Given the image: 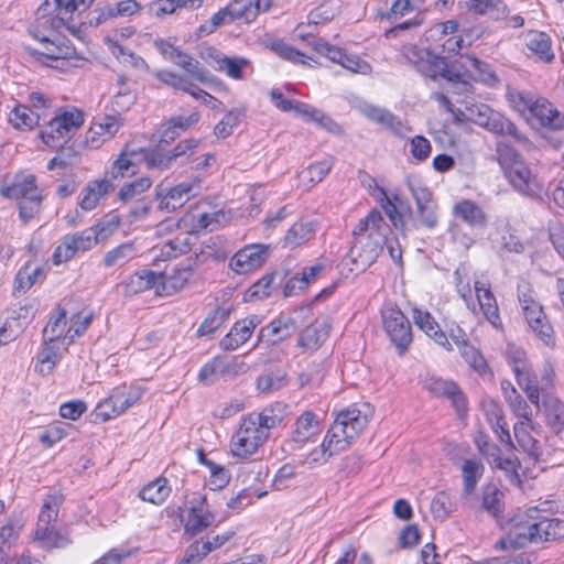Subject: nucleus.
<instances>
[{"mask_svg": "<svg viewBox=\"0 0 564 564\" xmlns=\"http://www.w3.org/2000/svg\"><path fill=\"white\" fill-rule=\"evenodd\" d=\"M539 507H531L512 517L507 534L500 539L495 547L497 550H519L531 543H539L538 534Z\"/></svg>", "mask_w": 564, "mask_h": 564, "instance_id": "nucleus-1", "label": "nucleus"}, {"mask_svg": "<svg viewBox=\"0 0 564 564\" xmlns=\"http://www.w3.org/2000/svg\"><path fill=\"white\" fill-rule=\"evenodd\" d=\"M391 234L392 230L383 231L381 228L370 231L365 237L358 238L347 253V259L354 264V268L350 270L364 272L375 263L382 252L384 245L388 242V236Z\"/></svg>", "mask_w": 564, "mask_h": 564, "instance_id": "nucleus-2", "label": "nucleus"}, {"mask_svg": "<svg viewBox=\"0 0 564 564\" xmlns=\"http://www.w3.org/2000/svg\"><path fill=\"white\" fill-rule=\"evenodd\" d=\"M84 123L80 110L65 111L52 118L44 130L40 132L42 141L50 148H57L58 143H67V139Z\"/></svg>", "mask_w": 564, "mask_h": 564, "instance_id": "nucleus-3", "label": "nucleus"}, {"mask_svg": "<svg viewBox=\"0 0 564 564\" xmlns=\"http://www.w3.org/2000/svg\"><path fill=\"white\" fill-rule=\"evenodd\" d=\"M383 328L400 355H403L413 340L410 321L398 306L381 311Z\"/></svg>", "mask_w": 564, "mask_h": 564, "instance_id": "nucleus-4", "label": "nucleus"}, {"mask_svg": "<svg viewBox=\"0 0 564 564\" xmlns=\"http://www.w3.org/2000/svg\"><path fill=\"white\" fill-rule=\"evenodd\" d=\"M269 437V432L261 429L249 415L242 422L231 441V452L238 457L252 455Z\"/></svg>", "mask_w": 564, "mask_h": 564, "instance_id": "nucleus-5", "label": "nucleus"}, {"mask_svg": "<svg viewBox=\"0 0 564 564\" xmlns=\"http://www.w3.org/2000/svg\"><path fill=\"white\" fill-rule=\"evenodd\" d=\"M408 187L416 204L417 219L423 227L433 229L438 224L436 205L433 202V193L420 180L408 177Z\"/></svg>", "mask_w": 564, "mask_h": 564, "instance_id": "nucleus-6", "label": "nucleus"}, {"mask_svg": "<svg viewBox=\"0 0 564 564\" xmlns=\"http://www.w3.org/2000/svg\"><path fill=\"white\" fill-rule=\"evenodd\" d=\"M200 181L196 178L193 182H183L174 187L165 188L158 185L155 196L160 198L159 207L162 210L174 212L182 207L189 198L199 194Z\"/></svg>", "mask_w": 564, "mask_h": 564, "instance_id": "nucleus-7", "label": "nucleus"}, {"mask_svg": "<svg viewBox=\"0 0 564 564\" xmlns=\"http://www.w3.org/2000/svg\"><path fill=\"white\" fill-rule=\"evenodd\" d=\"M423 388L432 393L434 397H445L448 399L456 410L458 416H463L467 411V400L458 387L453 380H444L435 376H426L422 380Z\"/></svg>", "mask_w": 564, "mask_h": 564, "instance_id": "nucleus-8", "label": "nucleus"}, {"mask_svg": "<svg viewBox=\"0 0 564 564\" xmlns=\"http://www.w3.org/2000/svg\"><path fill=\"white\" fill-rule=\"evenodd\" d=\"M96 236L93 229L86 228L80 232L65 235L62 243L53 253L54 264H61L70 260L77 252L87 251L96 245Z\"/></svg>", "mask_w": 564, "mask_h": 564, "instance_id": "nucleus-9", "label": "nucleus"}, {"mask_svg": "<svg viewBox=\"0 0 564 564\" xmlns=\"http://www.w3.org/2000/svg\"><path fill=\"white\" fill-rule=\"evenodd\" d=\"M142 395L143 389L140 387H130L127 394L120 392L112 394L98 403L95 410L96 419L108 421L135 404Z\"/></svg>", "mask_w": 564, "mask_h": 564, "instance_id": "nucleus-10", "label": "nucleus"}, {"mask_svg": "<svg viewBox=\"0 0 564 564\" xmlns=\"http://www.w3.org/2000/svg\"><path fill=\"white\" fill-rule=\"evenodd\" d=\"M519 100L543 127L553 131L564 129V113L560 112L549 100L544 98L533 100L523 94H519Z\"/></svg>", "mask_w": 564, "mask_h": 564, "instance_id": "nucleus-11", "label": "nucleus"}, {"mask_svg": "<svg viewBox=\"0 0 564 564\" xmlns=\"http://www.w3.org/2000/svg\"><path fill=\"white\" fill-rule=\"evenodd\" d=\"M188 510V518L184 525V535L188 540L197 538L204 530L215 522V514L207 508V498L198 495L193 498Z\"/></svg>", "mask_w": 564, "mask_h": 564, "instance_id": "nucleus-12", "label": "nucleus"}, {"mask_svg": "<svg viewBox=\"0 0 564 564\" xmlns=\"http://www.w3.org/2000/svg\"><path fill=\"white\" fill-rule=\"evenodd\" d=\"M503 174L519 193L532 199L542 200L543 186L524 162L509 169Z\"/></svg>", "mask_w": 564, "mask_h": 564, "instance_id": "nucleus-13", "label": "nucleus"}, {"mask_svg": "<svg viewBox=\"0 0 564 564\" xmlns=\"http://www.w3.org/2000/svg\"><path fill=\"white\" fill-rule=\"evenodd\" d=\"M360 111L367 119L381 124L397 138H405L406 133L411 131V127L388 109L366 104Z\"/></svg>", "mask_w": 564, "mask_h": 564, "instance_id": "nucleus-14", "label": "nucleus"}, {"mask_svg": "<svg viewBox=\"0 0 564 564\" xmlns=\"http://www.w3.org/2000/svg\"><path fill=\"white\" fill-rule=\"evenodd\" d=\"M403 56L420 74L434 80L438 65L444 64V57L416 45L406 46Z\"/></svg>", "mask_w": 564, "mask_h": 564, "instance_id": "nucleus-15", "label": "nucleus"}, {"mask_svg": "<svg viewBox=\"0 0 564 564\" xmlns=\"http://www.w3.org/2000/svg\"><path fill=\"white\" fill-rule=\"evenodd\" d=\"M269 248L264 245H250L240 249L230 259V268L238 274L248 273L265 261Z\"/></svg>", "mask_w": 564, "mask_h": 564, "instance_id": "nucleus-16", "label": "nucleus"}, {"mask_svg": "<svg viewBox=\"0 0 564 564\" xmlns=\"http://www.w3.org/2000/svg\"><path fill=\"white\" fill-rule=\"evenodd\" d=\"M296 330L297 325L291 316L280 315L260 329L258 343L274 346L291 337Z\"/></svg>", "mask_w": 564, "mask_h": 564, "instance_id": "nucleus-17", "label": "nucleus"}, {"mask_svg": "<svg viewBox=\"0 0 564 564\" xmlns=\"http://www.w3.org/2000/svg\"><path fill=\"white\" fill-rule=\"evenodd\" d=\"M319 433V422L316 415L311 412H304L295 422V429L291 438L285 441L284 451H296L302 444L308 442L313 436Z\"/></svg>", "mask_w": 564, "mask_h": 564, "instance_id": "nucleus-18", "label": "nucleus"}, {"mask_svg": "<svg viewBox=\"0 0 564 564\" xmlns=\"http://www.w3.org/2000/svg\"><path fill=\"white\" fill-rule=\"evenodd\" d=\"M40 42L43 44V51L26 46V51L30 55L34 57L43 56L53 61L68 59L76 55L75 47L72 45L70 41L65 37L55 36L53 40L50 37H41Z\"/></svg>", "mask_w": 564, "mask_h": 564, "instance_id": "nucleus-19", "label": "nucleus"}, {"mask_svg": "<svg viewBox=\"0 0 564 564\" xmlns=\"http://www.w3.org/2000/svg\"><path fill=\"white\" fill-rule=\"evenodd\" d=\"M413 321L415 325L422 329L429 337L433 338L436 344L451 351L452 346L446 334L441 329L435 318L427 311L413 308Z\"/></svg>", "mask_w": 564, "mask_h": 564, "instance_id": "nucleus-20", "label": "nucleus"}, {"mask_svg": "<svg viewBox=\"0 0 564 564\" xmlns=\"http://www.w3.org/2000/svg\"><path fill=\"white\" fill-rule=\"evenodd\" d=\"M140 155V152L123 150L117 160H115L111 166L106 171L104 180H108L110 184L118 178L130 177L137 174V162L135 159Z\"/></svg>", "mask_w": 564, "mask_h": 564, "instance_id": "nucleus-21", "label": "nucleus"}, {"mask_svg": "<svg viewBox=\"0 0 564 564\" xmlns=\"http://www.w3.org/2000/svg\"><path fill=\"white\" fill-rule=\"evenodd\" d=\"M116 185L110 184L108 180H96L88 183L79 194V206L84 210L94 209L100 198L115 189Z\"/></svg>", "mask_w": 564, "mask_h": 564, "instance_id": "nucleus-22", "label": "nucleus"}, {"mask_svg": "<svg viewBox=\"0 0 564 564\" xmlns=\"http://www.w3.org/2000/svg\"><path fill=\"white\" fill-rule=\"evenodd\" d=\"M329 330L327 321H315L301 332L297 344L304 349L316 350L328 338Z\"/></svg>", "mask_w": 564, "mask_h": 564, "instance_id": "nucleus-23", "label": "nucleus"}, {"mask_svg": "<svg viewBox=\"0 0 564 564\" xmlns=\"http://www.w3.org/2000/svg\"><path fill=\"white\" fill-rule=\"evenodd\" d=\"M475 291L480 310L486 319L496 328L501 326L499 308L494 293L490 288H485L479 281L475 282Z\"/></svg>", "mask_w": 564, "mask_h": 564, "instance_id": "nucleus-24", "label": "nucleus"}, {"mask_svg": "<svg viewBox=\"0 0 564 564\" xmlns=\"http://www.w3.org/2000/svg\"><path fill=\"white\" fill-rule=\"evenodd\" d=\"M285 276L286 274L284 272L278 271L265 274L249 288L246 293V300L254 301L268 297L272 291L283 282Z\"/></svg>", "mask_w": 564, "mask_h": 564, "instance_id": "nucleus-25", "label": "nucleus"}, {"mask_svg": "<svg viewBox=\"0 0 564 564\" xmlns=\"http://www.w3.org/2000/svg\"><path fill=\"white\" fill-rule=\"evenodd\" d=\"M269 8L270 2L267 0L263 11H267ZM227 10L234 21L237 19H243L246 22H251L262 10L261 0H232L227 6Z\"/></svg>", "mask_w": 564, "mask_h": 564, "instance_id": "nucleus-26", "label": "nucleus"}, {"mask_svg": "<svg viewBox=\"0 0 564 564\" xmlns=\"http://www.w3.org/2000/svg\"><path fill=\"white\" fill-rule=\"evenodd\" d=\"M1 195L7 198L14 199H29V197L39 196L36 178L34 175L30 174L24 176L23 178H17L10 186H6L1 188Z\"/></svg>", "mask_w": 564, "mask_h": 564, "instance_id": "nucleus-27", "label": "nucleus"}, {"mask_svg": "<svg viewBox=\"0 0 564 564\" xmlns=\"http://www.w3.org/2000/svg\"><path fill=\"white\" fill-rule=\"evenodd\" d=\"M482 128L499 135H510L518 143L528 141L527 138L519 132L512 121L497 111H494V113L487 118Z\"/></svg>", "mask_w": 564, "mask_h": 564, "instance_id": "nucleus-28", "label": "nucleus"}, {"mask_svg": "<svg viewBox=\"0 0 564 564\" xmlns=\"http://www.w3.org/2000/svg\"><path fill=\"white\" fill-rule=\"evenodd\" d=\"M454 215L471 227L484 228L488 221L486 213L469 199L457 203L454 206Z\"/></svg>", "mask_w": 564, "mask_h": 564, "instance_id": "nucleus-29", "label": "nucleus"}, {"mask_svg": "<svg viewBox=\"0 0 564 564\" xmlns=\"http://www.w3.org/2000/svg\"><path fill=\"white\" fill-rule=\"evenodd\" d=\"M538 534L541 535L539 543L554 542L564 539V520L547 518L539 508Z\"/></svg>", "mask_w": 564, "mask_h": 564, "instance_id": "nucleus-30", "label": "nucleus"}, {"mask_svg": "<svg viewBox=\"0 0 564 564\" xmlns=\"http://www.w3.org/2000/svg\"><path fill=\"white\" fill-rule=\"evenodd\" d=\"M34 540L41 542L45 549H64L72 543L67 532L56 530L54 527H37Z\"/></svg>", "mask_w": 564, "mask_h": 564, "instance_id": "nucleus-31", "label": "nucleus"}, {"mask_svg": "<svg viewBox=\"0 0 564 564\" xmlns=\"http://www.w3.org/2000/svg\"><path fill=\"white\" fill-rule=\"evenodd\" d=\"M546 423L556 433L564 430V403L552 394L545 393L542 398Z\"/></svg>", "mask_w": 564, "mask_h": 564, "instance_id": "nucleus-32", "label": "nucleus"}, {"mask_svg": "<svg viewBox=\"0 0 564 564\" xmlns=\"http://www.w3.org/2000/svg\"><path fill=\"white\" fill-rule=\"evenodd\" d=\"M503 492L494 484H487L481 489L480 510L498 519L503 512Z\"/></svg>", "mask_w": 564, "mask_h": 564, "instance_id": "nucleus-33", "label": "nucleus"}, {"mask_svg": "<svg viewBox=\"0 0 564 564\" xmlns=\"http://www.w3.org/2000/svg\"><path fill=\"white\" fill-rule=\"evenodd\" d=\"M345 433V425L340 426L336 417L322 443V454L330 457L346 449L348 441L344 438Z\"/></svg>", "mask_w": 564, "mask_h": 564, "instance_id": "nucleus-34", "label": "nucleus"}, {"mask_svg": "<svg viewBox=\"0 0 564 564\" xmlns=\"http://www.w3.org/2000/svg\"><path fill=\"white\" fill-rule=\"evenodd\" d=\"M466 6L469 10L492 20L505 19L508 13V8L501 0H466Z\"/></svg>", "mask_w": 564, "mask_h": 564, "instance_id": "nucleus-35", "label": "nucleus"}, {"mask_svg": "<svg viewBox=\"0 0 564 564\" xmlns=\"http://www.w3.org/2000/svg\"><path fill=\"white\" fill-rule=\"evenodd\" d=\"M485 466L480 460L466 459L462 466L463 491L465 496L475 492L479 479L482 477Z\"/></svg>", "mask_w": 564, "mask_h": 564, "instance_id": "nucleus-36", "label": "nucleus"}, {"mask_svg": "<svg viewBox=\"0 0 564 564\" xmlns=\"http://www.w3.org/2000/svg\"><path fill=\"white\" fill-rule=\"evenodd\" d=\"M170 491L171 489L167 487V479L159 477L154 481L144 486L140 490L139 497L143 501L151 502L153 505H161L169 497Z\"/></svg>", "mask_w": 564, "mask_h": 564, "instance_id": "nucleus-37", "label": "nucleus"}, {"mask_svg": "<svg viewBox=\"0 0 564 564\" xmlns=\"http://www.w3.org/2000/svg\"><path fill=\"white\" fill-rule=\"evenodd\" d=\"M527 46L543 62L550 63L554 58L551 39L544 32L535 31L530 33Z\"/></svg>", "mask_w": 564, "mask_h": 564, "instance_id": "nucleus-38", "label": "nucleus"}, {"mask_svg": "<svg viewBox=\"0 0 564 564\" xmlns=\"http://www.w3.org/2000/svg\"><path fill=\"white\" fill-rule=\"evenodd\" d=\"M513 430L519 446L534 462H539L543 453L540 442L530 435V433L524 429L523 423H517Z\"/></svg>", "mask_w": 564, "mask_h": 564, "instance_id": "nucleus-39", "label": "nucleus"}, {"mask_svg": "<svg viewBox=\"0 0 564 564\" xmlns=\"http://www.w3.org/2000/svg\"><path fill=\"white\" fill-rule=\"evenodd\" d=\"M31 262H26L17 273L13 284V294L24 293L29 290L39 279L45 276V271L37 267L32 272L30 271Z\"/></svg>", "mask_w": 564, "mask_h": 564, "instance_id": "nucleus-40", "label": "nucleus"}, {"mask_svg": "<svg viewBox=\"0 0 564 564\" xmlns=\"http://www.w3.org/2000/svg\"><path fill=\"white\" fill-rule=\"evenodd\" d=\"M177 66L183 68L187 75L202 84H210L215 77L202 66L192 55L184 53L183 57L177 62Z\"/></svg>", "mask_w": 564, "mask_h": 564, "instance_id": "nucleus-41", "label": "nucleus"}, {"mask_svg": "<svg viewBox=\"0 0 564 564\" xmlns=\"http://www.w3.org/2000/svg\"><path fill=\"white\" fill-rule=\"evenodd\" d=\"M314 235L315 227L312 223H296L288 230L284 237V242L291 249H294L311 240Z\"/></svg>", "mask_w": 564, "mask_h": 564, "instance_id": "nucleus-42", "label": "nucleus"}, {"mask_svg": "<svg viewBox=\"0 0 564 564\" xmlns=\"http://www.w3.org/2000/svg\"><path fill=\"white\" fill-rule=\"evenodd\" d=\"M383 229V231H391L390 226L384 221L381 213L379 210H371L367 217L359 220L357 227L354 230L355 241L360 237H365L366 232H370L378 229Z\"/></svg>", "mask_w": 564, "mask_h": 564, "instance_id": "nucleus-43", "label": "nucleus"}, {"mask_svg": "<svg viewBox=\"0 0 564 564\" xmlns=\"http://www.w3.org/2000/svg\"><path fill=\"white\" fill-rule=\"evenodd\" d=\"M40 112H35L28 106L18 105L10 115V122L18 129H32L39 124Z\"/></svg>", "mask_w": 564, "mask_h": 564, "instance_id": "nucleus-44", "label": "nucleus"}, {"mask_svg": "<svg viewBox=\"0 0 564 564\" xmlns=\"http://www.w3.org/2000/svg\"><path fill=\"white\" fill-rule=\"evenodd\" d=\"M250 336L249 328H246V325H242L238 321L234 324L230 332L220 340L219 347L225 351L236 350L239 346L245 344Z\"/></svg>", "mask_w": 564, "mask_h": 564, "instance_id": "nucleus-45", "label": "nucleus"}, {"mask_svg": "<svg viewBox=\"0 0 564 564\" xmlns=\"http://www.w3.org/2000/svg\"><path fill=\"white\" fill-rule=\"evenodd\" d=\"M64 498L61 494H50L45 497L43 506L39 514V524H45L48 527L50 523L55 522L58 517V510L63 503Z\"/></svg>", "mask_w": 564, "mask_h": 564, "instance_id": "nucleus-46", "label": "nucleus"}, {"mask_svg": "<svg viewBox=\"0 0 564 564\" xmlns=\"http://www.w3.org/2000/svg\"><path fill=\"white\" fill-rule=\"evenodd\" d=\"M192 276V269L189 267L177 268L174 267L171 270H164L158 276L162 280L164 288H171L174 291L182 289Z\"/></svg>", "mask_w": 564, "mask_h": 564, "instance_id": "nucleus-47", "label": "nucleus"}, {"mask_svg": "<svg viewBox=\"0 0 564 564\" xmlns=\"http://www.w3.org/2000/svg\"><path fill=\"white\" fill-rule=\"evenodd\" d=\"M303 40H306V44L311 46L316 53L327 56L332 62L341 64L345 57V52L338 47L329 45L322 39H316L310 34L306 36L300 35Z\"/></svg>", "mask_w": 564, "mask_h": 564, "instance_id": "nucleus-48", "label": "nucleus"}, {"mask_svg": "<svg viewBox=\"0 0 564 564\" xmlns=\"http://www.w3.org/2000/svg\"><path fill=\"white\" fill-rule=\"evenodd\" d=\"M488 105L485 104H466L465 109L458 110L456 115L457 120H462L459 116H463L465 120L471 121L480 127H484L488 117L494 113Z\"/></svg>", "mask_w": 564, "mask_h": 564, "instance_id": "nucleus-49", "label": "nucleus"}, {"mask_svg": "<svg viewBox=\"0 0 564 564\" xmlns=\"http://www.w3.org/2000/svg\"><path fill=\"white\" fill-rule=\"evenodd\" d=\"M229 315V308L216 307L199 325L197 335L200 337L213 334L228 319Z\"/></svg>", "mask_w": 564, "mask_h": 564, "instance_id": "nucleus-50", "label": "nucleus"}, {"mask_svg": "<svg viewBox=\"0 0 564 564\" xmlns=\"http://www.w3.org/2000/svg\"><path fill=\"white\" fill-rule=\"evenodd\" d=\"M140 155L150 167L166 170L174 164L169 151H163L161 144L152 150H140Z\"/></svg>", "mask_w": 564, "mask_h": 564, "instance_id": "nucleus-51", "label": "nucleus"}, {"mask_svg": "<svg viewBox=\"0 0 564 564\" xmlns=\"http://www.w3.org/2000/svg\"><path fill=\"white\" fill-rule=\"evenodd\" d=\"M193 542L186 547L180 564H198L210 552L212 547L204 539H192Z\"/></svg>", "mask_w": 564, "mask_h": 564, "instance_id": "nucleus-52", "label": "nucleus"}, {"mask_svg": "<svg viewBox=\"0 0 564 564\" xmlns=\"http://www.w3.org/2000/svg\"><path fill=\"white\" fill-rule=\"evenodd\" d=\"M518 356L514 358L513 372L517 378V382L521 389L528 386H538L536 377L532 373L531 368L523 360L524 354L522 351L517 352Z\"/></svg>", "mask_w": 564, "mask_h": 564, "instance_id": "nucleus-53", "label": "nucleus"}, {"mask_svg": "<svg viewBox=\"0 0 564 564\" xmlns=\"http://www.w3.org/2000/svg\"><path fill=\"white\" fill-rule=\"evenodd\" d=\"M465 361L478 373L484 375L489 371V367L487 365L486 359L481 355V352L476 349L469 343L460 346L458 348Z\"/></svg>", "mask_w": 564, "mask_h": 564, "instance_id": "nucleus-54", "label": "nucleus"}, {"mask_svg": "<svg viewBox=\"0 0 564 564\" xmlns=\"http://www.w3.org/2000/svg\"><path fill=\"white\" fill-rule=\"evenodd\" d=\"M497 155L498 162L503 171L507 172L509 169L521 164L523 161L520 153H518L511 145L505 142L497 143Z\"/></svg>", "mask_w": 564, "mask_h": 564, "instance_id": "nucleus-55", "label": "nucleus"}, {"mask_svg": "<svg viewBox=\"0 0 564 564\" xmlns=\"http://www.w3.org/2000/svg\"><path fill=\"white\" fill-rule=\"evenodd\" d=\"M474 443L477 446L478 452L492 464V460H497L498 455L501 454L500 447L490 442V437L487 433L478 431L474 436Z\"/></svg>", "mask_w": 564, "mask_h": 564, "instance_id": "nucleus-56", "label": "nucleus"}, {"mask_svg": "<svg viewBox=\"0 0 564 564\" xmlns=\"http://www.w3.org/2000/svg\"><path fill=\"white\" fill-rule=\"evenodd\" d=\"M528 325L541 341L549 347H555V333L546 314H544V318L539 317L536 322H532Z\"/></svg>", "mask_w": 564, "mask_h": 564, "instance_id": "nucleus-57", "label": "nucleus"}, {"mask_svg": "<svg viewBox=\"0 0 564 564\" xmlns=\"http://www.w3.org/2000/svg\"><path fill=\"white\" fill-rule=\"evenodd\" d=\"M234 22L231 15L229 14L227 7L220 9L218 12H216L209 20H207L205 23H203L197 29V35L205 36L214 33L218 28L221 25L228 24Z\"/></svg>", "mask_w": 564, "mask_h": 564, "instance_id": "nucleus-58", "label": "nucleus"}, {"mask_svg": "<svg viewBox=\"0 0 564 564\" xmlns=\"http://www.w3.org/2000/svg\"><path fill=\"white\" fill-rule=\"evenodd\" d=\"M152 185V181L149 177H141L133 182L126 183L118 193V198L121 202H129L135 196L144 193Z\"/></svg>", "mask_w": 564, "mask_h": 564, "instance_id": "nucleus-59", "label": "nucleus"}, {"mask_svg": "<svg viewBox=\"0 0 564 564\" xmlns=\"http://www.w3.org/2000/svg\"><path fill=\"white\" fill-rule=\"evenodd\" d=\"M242 118V112L238 109L228 111L225 117L215 126L214 133L221 139L229 137L234 128L237 127Z\"/></svg>", "mask_w": 564, "mask_h": 564, "instance_id": "nucleus-60", "label": "nucleus"}, {"mask_svg": "<svg viewBox=\"0 0 564 564\" xmlns=\"http://www.w3.org/2000/svg\"><path fill=\"white\" fill-rule=\"evenodd\" d=\"M286 381V375L281 372H268L258 377L257 388L263 393L281 389Z\"/></svg>", "mask_w": 564, "mask_h": 564, "instance_id": "nucleus-61", "label": "nucleus"}, {"mask_svg": "<svg viewBox=\"0 0 564 564\" xmlns=\"http://www.w3.org/2000/svg\"><path fill=\"white\" fill-rule=\"evenodd\" d=\"M120 225V217L118 215H107L102 220L95 226L89 227L96 236L97 243L108 239Z\"/></svg>", "mask_w": 564, "mask_h": 564, "instance_id": "nucleus-62", "label": "nucleus"}, {"mask_svg": "<svg viewBox=\"0 0 564 564\" xmlns=\"http://www.w3.org/2000/svg\"><path fill=\"white\" fill-rule=\"evenodd\" d=\"M158 279L156 274L150 270L143 271L142 274L137 273L130 278L129 283L127 284L128 291L131 293H139L150 290L155 286Z\"/></svg>", "mask_w": 564, "mask_h": 564, "instance_id": "nucleus-63", "label": "nucleus"}, {"mask_svg": "<svg viewBox=\"0 0 564 564\" xmlns=\"http://www.w3.org/2000/svg\"><path fill=\"white\" fill-rule=\"evenodd\" d=\"M454 510L455 505L444 491L437 492L431 502V512L435 519H445Z\"/></svg>", "mask_w": 564, "mask_h": 564, "instance_id": "nucleus-64", "label": "nucleus"}]
</instances>
